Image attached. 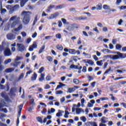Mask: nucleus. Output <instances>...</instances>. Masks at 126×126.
Wrapping results in <instances>:
<instances>
[{
  "instance_id": "nucleus-1",
  "label": "nucleus",
  "mask_w": 126,
  "mask_h": 126,
  "mask_svg": "<svg viewBox=\"0 0 126 126\" xmlns=\"http://www.w3.org/2000/svg\"><path fill=\"white\" fill-rule=\"evenodd\" d=\"M115 54H117V55H105L104 56V58L105 59H111V60H113L114 61H115V60H120V59H126V53H122L120 52H116L115 53Z\"/></svg>"
},
{
  "instance_id": "nucleus-2",
  "label": "nucleus",
  "mask_w": 126,
  "mask_h": 126,
  "mask_svg": "<svg viewBox=\"0 0 126 126\" xmlns=\"http://www.w3.org/2000/svg\"><path fill=\"white\" fill-rule=\"evenodd\" d=\"M20 17L17 15L11 17L9 20V22L8 24V27L9 28H14L18 23L20 22Z\"/></svg>"
},
{
  "instance_id": "nucleus-3",
  "label": "nucleus",
  "mask_w": 126,
  "mask_h": 126,
  "mask_svg": "<svg viewBox=\"0 0 126 126\" xmlns=\"http://www.w3.org/2000/svg\"><path fill=\"white\" fill-rule=\"evenodd\" d=\"M30 14H31V13L29 11H24L22 12V15L24 16L23 23H24V25H27L30 22V20H31Z\"/></svg>"
},
{
  "instance_id": "nucleus-4",
  "label": "nucleus",
  "mask_w": 126,
  "mask_h": 126,
  "mask_svg": "<svg viewBox=\"0 0 126 126\" xmlns=\"http://www.w3.org/2000/svg\"><path fill=\"white\" fill-rule=\"evenodd\" d=\"M79 27V24L76 23H73L70 24V25L67 27L66 30H67L68 31H74V29H78Z\"/></svg>"
},
{
  "instance_id": "nucleus-5",
  "label": "nucleus",
  "mask_w": 126,
  "mask_h": 126,
  "mask_svg": "<svg viewBox=\"0 0 126 126\" xmlns=\"http://www.w3.org/2000/svg\"><path fill=\"white\" fill-rule=\"evenodd\" d=\"M12 53H11V51L10 49H9L7 46L6 48H5L4 51V56L5 57H10L12 56Z\"/></svg>"
},
{
  "instance_id": "nucleus-6",
  "label": "nucleus",
  "mask_w": 126,
  "mask_h": 126,
  "mask_svg": "<svg viewBox=\"0 0 126 126\" xmlns=\"http://www.w3.org/2000/svg\"><path fill=\"white\" fill-rule=\"evenodd\" d=\"M17 47L18 52H24V51H25V46L23 44L18 43L17 44Z\"/></svg>"
},
{
  "instance_id": "nucleus-7",
  "label": "nucleus",
  "mask_w": 126,
  "mask_h": 126,
  "mask_svg": "<svg viewBox=\"0 0 126 126\" xmlns=\"http://www.w3.org/2000/svg\"><path fill=\"white\" fill-rule=\"evenodd\" d=\"M59 15H60V13H59V12H56L50 15L49 17H47V19H49V20L55 19V18H57Z\"/></svg>"
},
{
  "instance_id": "nucleus-8",
  "label": "nucleus",
  "mask_w": 126,
  "mask_h": 126,
  "mask_svg": "<svg viewBox=\"0 0 126 126\" xmlns=\"http://www.w3.org/2000/svg\"><path fill=\"white\" fill-rule=\"evenodd\" d=\"M69 53L71 55H75L77 54V55H80V51L79 50H76L73 49H69Z\"/></svg>"
},
{
  "instance_id": "nucleus-9",
  "label": "nucleus",
  "mask_w": 126,
  "mask_h": 126,
  "mask_svg": "<svg viewBox=\"0 0 126 126\" xmlns=\"http://www.w3.org/2000/svg\"><path fill=\"white\" fill-rule=\"evenodd\" d=\"M34 49H37V43L36 42H34L32 45L30 46L29 51L30 52H33Z\"/></svg>"
},
{
  "instance_id": "nucleus-10",
  "label": "nucleus",
  "mask_w": 126,
  "mask_h": 126,
  "mask_svg": "<svg viewBox=\"0 0 126 126\" xmlns=\"http://www.w3.org/2000/svg\"><path fill=\"white\" fill-rule=\"evenodd\" d=\"M7 39L8 40H14L15 39V35L12 34V33H8L6 35Z\"/></svg>"
},
{
  "instance_id": "nucleus-11",
  "label": "nucleus",
  "mask_w": 126,
  "mask_h": 126,
  "mask_svg": "<svg viewBox=\"0 0 126 126\" xmlns=\"http://www.w3.org/2000/svg\"><path fill=\"white\" fill-rule=\"evenodd\" d=\"M83 62L85 63H88V64H90V65H94V62L93 61L91 60H83Z\"/></svg>"
},
{
  "instance_id": "nucleus-12",
  "label": "nucleus",
  "mask_w": 126,
  "mask_h": 126,
  "mask_svg": "<svg viewBox=\"0 0 126 126\" xmlns=\"http://www.w3.org/2000/svg\"><path fill=\"white\" fill-rule=\"evenodd\" d=\"M81 113H84V110L82 108H77L76 109V115H79Z\"/></svg>"
},
{
  "instance_id": "nucleus-13",
  "label": "nucleus",
  "mask_w": 126,
  "mask_h": 126,
  "mask_svg": "<svg viewBox=\"0 0 126 126\" xmlns=\"http://www.w3.org/2000/svg\"><path fill=\"white\" fill-rule=\"evenodd\" d=\"M64 112L63 110H59L58 113L56 114V117L57 118H60V117H63V114Z\"/></svg>"
},
{
  "instance_id": "nucleus-14",
  "label": "nucleus",
  "mask_w": 126,
  "mask_h": 126,
  "mask_svg": "<svg viewBox=\"0 0 126 126\" xmlns=\"http://www.w3.org/2000/svg\"><path fill=\"white\" fill-rule=\"evenodd\" d=\"M1 96L2 98L5 99V100L8 99V95L6 94V93H5V92H2L1 94Z\"/></svg>"
},
{
  "instance_id": "nucleus-15",
  "label": "nucleus",
  "mask_w": 126,
  "mask_h": 126,
  "mask_svg": "<svg viewBox=\"0 0 126 126\" xmlns=\"http://www.w3.org/2000/svg\"><path fill=\"white\" fill-rule=\"evenodd\" d=\"M6 8H7L8 10H9L10 13H12V12H13V7L11 6V5H8L6 6Z\"/></svg>"
},
{
  "instance_id": "nucleus-16",
  "label": "nucleus",
  "mask_w": 126,
  "mask_h": 126,
  "mask_svg": "<svg viewBox=\"0 0 126 126\" xmlns=\"http://www.w3.org/2000/svg\"><path fill=\"white\" fill-rule=\"evenodd\" d=\"M108 120V118H107V117H103L101 120H100V122L101 123H102L103 124H107V123H108V121H107Z\"/></svg>"
},
{
  "instance_id": "nucleus-17",
  "label": "nucleus",
  "mask_w": 126,
  "mask_h": 126,
  "mask_svg": "<svg viewBox=\"0 0 126 126\" xmlns=\"http://www.w3.org/2000/svg\"><path fill=\"white\" fill-rule=\"evenodd\" d=\"M14 68H7L5 70V72L7 73H10V72H12V71H14Z\"/></svg>"
},
{
  "instance_id": "nucleus-18",
  "label": "nucleus",
  "mask_w": 126,
  "mask_h": 126,
  "mask_svg": "<svg viewBox=\"0 0 126 126\" xmlns=\"http://www.w3.org/2000/svg\"><path fill=\"white\" fill-rule=\"evenodd\" d=\"M44 80H45V74L41 73L40 74V77L39 79V81L40 82H42Z\"/></svg>"
},
{
  "instance_id": "nucleus-19",
  "label": "nucleus",
  "mask_w": 126,
  "mask_h": 126,
  "mask_svg": "<svg viewBox=\"0 0 126 126\" xmlns=\"http://www.w3.org/2000/svg\"><path fill=\"white\" fill-rule=\"evenodd\" d=\"M22 108H23V104H21L19 106V112H18V118L20 117V115L21 114V110H22Z\"/></svg>"
},
{
  "instance_id": "nucleus-20",
  "label": "nucleus",
  "mask_w": 126,
  "mask_h": 126,
  "mask_svg": "<svg viewBox=\"0 0 126 126\" xmlns=\"http://www.w3.org/2000/svg\"><path fill=\"white\" fill-rule=\"evenodd\" d=\"M28 0H21L20 5L21 7H23V6H24L25 5V3H26Z\"/></svg>"
},
{
  "instance_id": "nucleus-21",
  "label": "nucleus",
  "mask_w": 126,
  "mask_h": 126,
  "mask_svg": "<svg viewBox=\"0 0 126 126\" xmlns=\"http://www.w3.org/2000/svg\"><path fill=\"white\" fill-rule=\"evenodd\" d=\"M11 65H13L14 67H17L19 64H20V62H15L14 63H11Z\"/></svg>"
},
{
  "instance_id": "nucleus-22",
  "label": "nucleus",
  "mask_w": 126,
  "mask_h": 126,
  "mask_svg": "<svg viewBox=\"0 0 126 126\" xmlns=\"http://www.w3.org/2000/svg\"><path fill=\"white\" fill-rule=\"evenodd\" d=\"M63 7H64V4H60V5H59L58 6H56L55 7V9L57 10V9H62V8H63Z\"/></svg>"
},
{
  "instance_id": "nucleus-23",
  "label": "nucleus",
  "mask_w": 126,
  "mask_h": 126,
  "mask_svg": "<svg viewBox=\"0 0 126 126\" xmlns=\"http://www.w3.org/2000/svg\"><path fill=\"white\" fill-rule=\"evenodd\" d=\"M16 90H17L16 88H12L10 91V94H11L12 95H13V94H14V93L16 92Z\"/></svg>"
},
{
  "instance_id": "nucleus-24",
  "label": "nucleus",
  "mask_w": 126,
  "mask_h": 126,
  "mask_svg": "<svg viewBox=\"0 0 126 126\" xmlns=\"http://www.w3.org/2000/svg\"><path fill=\"white\" fill-rule=\"evenodd\" d=\"M22 24H20L18 28L15 29L14 31H16V32H18V31H20V30L22 29Z\"/></svg>"
},
{
  "instance_id": "nucleus-25",
  "label": "nucleus",
  "mask_w": 126,
  "mask_h": 126,
  "mask_svg": "<svg viewBox=\"0 0 126 126\" xmlns=\"http://www.w3.org/2000/svg\"><path fill=\"white\" fill-rule=\"evenodd\" d=\"M37 74H36V73H33L32 76L31 77L32 80H36V79H37Z\"/></svg>"
},
{
  "instance_id": "nucleus-26",
  "label": "nucleus",
  "mask_w": 126,
  "mask_h": 126,
  "mask_svg": "<svg viewBox=\"0 0 126 126\" xmlns=\"http://www.w3.org/2000/svg\"><path fill=\"white\" fill-rule=\"evenodd\" d=\"M81 107L82 108H84V107H85V105L84 104V103H85V99L82 98V99H81Z\"/></svg>"
},
{
  "instance_id": "nucleus-27",
  "label": "nucleus",
  "mask_w": 126,
  "mask_h": 126,
  "mask_svg": "<svg viewBox=\"0 0 126 126\" xmlns=\"http://www.w3.org/2000/svg\"><path fill=\"white\" fill-rule=\"evenodd\" d=\"M75 90H76L75 88H69L68 89V92L69 93H72V92H74Z\"/></svg>"
},
{
  "instance_id": "nucleus-28",
  "label": "nucleus",
  "mask_w": 126,
  "mask_h": 126,
  "mask_svg": "<svg viewBox=\"0 0 126 126\" xmlns=\"http://www.w3.org/2000/svg\"><path fill=\"white\" fill-rule=\"evenodd\" d=\"M122 45L118 44L116 45V49L118 51H121L122 50Z\"/></svg>"
},
{
  "instance_id": "nucleus-29",
  "label": "nucleus",
  "mask_w": 126,
  "mask_h": 126,
  "mask_svg": "<svg viewBox=\"0 0 126 126\" xmlns=\"http://www.w3.org/2000/svg\"><path fill=\"white\" fill-rule=\"evenodd\" d=\"M36 120L38 123H40V124H43V120L42 117H36Z\"/></svg>"
},
{
  "instance_id": "nucleus-30",
  "label": "nucleus",
  "mask_w": 126,
  "mask_h": 126,
  "mask_svg": "<svg viewBox=\"0 0 126 126\" xmlns=\"http://www.w3.org/2000/svg\"><path fill=\"white\" fill-rule=\"evenodd\" d=\"M37 21H38V15H36L34 17V20L32 24L33 26H34L36 23H37Z\"/></svg>"
},
{
  "instance_id": "nucleus-31",
  "label": "nucleus",
  "mask_w": 126,
  "mask_h": 126,
  "mask_svg": "<svg viewBox=\"0 0 126 126\" xmlns=\"http://www.w3.org/2000/svg\"><path fill=\"white\" fill-rule=\"evenodd\" d=\"M97 10H101L102 9V4L99 3L96 6Z\"/></svg>"
},
{
  "instance_id": "nucleus-32",
  "label": "nucleus",
  "mask_w": 126,
  "mask_h": 126,
  "mask_svg": "<svg viewBox=\"0 0 126 126\" xmlns=\"http://www.w3.org/2000/svg\"><path fill=\"white\" fill-rule=\"evenodd\" d=\"M96 64L98 66H102V65H103V61L102 60H100L99 61H97L96 62Z\"/></svg>"
},
{
  "instance_id": "nucleus-33",
  "label": "nucleus",
  "mask_w": 126,
  "mask_h": 126,
  "mask_svg": "<svg viewBox=\"0 0 126 126\" xmlns=\"http://www.w3.org/2000/svg\"><path fill=\"white\" fill-rule=\"evenodd\" d=\"M62 21L63 22V24H65L66 25H69V23L66 21L65 19L62 18Z\"/></svg>"
},
{
  "instance_id": "nucleus-34",
  "label": "nucleus",
  "mask_w": 126,
  "mask_h": 126,
  "mask_svg": "<svg viewBox=\"0 0 126 126\" xmlns=\"http://www.w3.org/2000/svg\"><path fill=\"white\" fill-rule=\"evenodd\" d=\"M19 8V5L16 4L15 6L13 7V11H15V10H17V9H18Z\"/></svg>"
},
{
  "instance_id": "nucleus-35",
  "label": "nucleus",
  "mask_w": 126,
  "mask_h": 126,
  "mask_svg": "<svg viewBox=\"0 0 126 126\" xmlns=\"http://www.w3.org/2000/svg\"><path fill=\"white\" fill-rule=\"evenodd\" d=\"M9 63H11V59H8L4 62V64H8Z\"/></svg>"
},
{
  "instance_id": "nucleus-36",
  "label": "nucleus",
  "mask_w": 126,
  "mask_h": 126,
  "mask_svg": "<svg viewBox=\"0 0 126 126\" xmlns=\"http://www.w3.org/2000/svg\"><path fill=\"white\" fill-rule=\"evenodd\" d=\"M56 112V109L54 108H51L50 111H48V113L49 115H51V114H53V113H55Z\"/></svg>"
},
{
  "instance_id": "nucleus-37",
  "label": "nucleus",
  "mask_w": 126,
  "mask_h": 126,
  "mask_svg": "<svg viewBox=\"0 0 126 126\" xmlns=\"http://www.w3.org/2000/svg\"><path fill=\"white\" fill-rule=\"evenodd\" d=\"M21 60H23V57L17 56L15 59V61L17 62V61H20Z\"/></svg>"
},
{
  "instance_id": "nucleus-38",
  "label": "nucleus",
  "mask_w": 126,
  "mask_h": 126,
  "mask_svg": "<svg viewBox=\"0 0 126 126\" xmlns=\"http://www.w3.org/2000/svg\"><path fill=\"white\" fill-rule=\"evenodd\" d=\"M44 50H45V45H43L42 46V47L40 48V49L39 51V54H42V53L43 52V51H44Z\"/></svg>"
},
{
  "instance_id": "nucleus-39",
  "label": "nucleus",
  "mask_w": 126,
  "mask_h": 126,
  "mask_svg": "<svg viewBox=\"0 0 126 126\" xmlns=\"http://www.w3.org/2000/svg\"><path fill=\"white\" fill-rule=\"evenodd\" d=\"M57 48L60 51H63V46L60 45L57 46Z\"/></svg>"
},
{
  "instance_id": "nucleus-40",
  "label": "nucleus",
  "mask_w": 126,
  "mask_h": 126,
  "mask_svg": "<svg viewBox=\"0 0 126 126\" xmlns=\"http://www.w3.org/2000/svg\"><path fill=\"white\" fill-rule=\"evenodd\" d=\"M44 70H45V68H44V67H41L39 69V70L38 73H41V74H42V72H43V71H44Z\"/></svg>"
},
{
  "instance_id": "nucleus-41",
  "label": "nucleus",
  "mask_w": 126,
  "mask_h": 126,
  "mask_svg": "<svg viewBox=\"0 0 126 126\" xmlns=\"http://www.w3.org/2000/svg\"><path fill=\"white\" fill-rule=\"evenodd\" d=\"M80 120L81 121H82V122H83V123H85V122H86V118L84 116L81 117L80 118Z\"/></svg>"
},
{
  "instance_id": "nucleus-42",
  "label": "nucleus",
  "mask_w": 126,
  "mask_h": 126,
  "mask_svg": "<svg viewBox=\"0 0 126 126\" xmlns=\"http://www.w3.org/2000/svg\"><path fill=\"white\" fill-rule=\"evenodd\" d=\"M23 77H24V73H22L18 78V80H21Z\"/></svg>"
},
{
  "instance_id": "nucleus-43",
  "label": "nucleus",
  "mask_w": 126,
  "mask_h": 126,
  "mask_svg": "<svg viewBox=\"0 0 126 126\" xmlns=\"http://www.w3.org/2000/svg\"><path fill=\"white\" fill-rule=\"evenodd\" d=\"M0 11H1V14H4L6 12V9H3V8H1L0 9Z\"/></svg>"
},
{
  "instance_id": "nucleus-44",
  "label": "nucleus",
  "mask_w": 126,
  "mask_h": 126,
  "mask_svg": "<svg viewBox=\"0 0 126 126\" xmlns=\"http://www.w3.org/2000/svg\"><path fill=\"white\" fill-rule=\"evenodd\" d=\"M105 51L107 54H114V52H112L108 49H105Z\"/></svg>"
},
{
  "instance_id": "nucleus-45",
  "label": "nucleus",
  "mask_w": 126,
  "mask_h": 126,
  "mask_svg": "<svg viewBox=\"0 0 126 126\" xmlns=\"http://www.w3.org/2000/svg\"><path fill=\"white\" fill-rule=\"evenodd\" d=\"M30 104L32 106H35V102H34V99H32L30 101Z\"/></svg>"
},
{
  "instance_id": "nucleus-46",
  "label": "nucleus",
  "mask_w": 126,
  "mask_h": 126,
  "mask_svg": "<svg viewBox=\"0 0 126 126\" xmlns=\"http://www.w3.org/2000/svg\"><path fill=\"white\" fill-rule=\"evenodd\" d=\"M17 40H18L19 43H23V41L21 40V36H18L17 37Z\"/></svg>"
},
{
  "instance_id": "nucleus-47",
  "label": "nucleus",
  "mask_w": 126,
  "mask_h": 126,
  "mask_svg": "<svg viewBox=\"0 0 126 126\" xmlns=\"http://www.w3.org/2000/svg\"><path fill=\"white\" fill-rule=\"evenodd\" d=\"M120 10H124V9H126V5H122L120 7Z\"/></svg>"
},
{
  "instance_id": "nucleus-48",
  "label": "nucleus",
  "mask_w": 126,
  "mask_h": 126,
  "mask_svg": "<svg viewBox=\"0 0 126 126\" xmlns=\"http://www.w3.org/2000/svg\"><path fill=\"white\" fill-rule=\"evenodd\" d=\"M73 81L75 83V84H79V80H78V79H73Z\"/></svg>"
},
{
  "instance_id": "nucleus-49",
  "label": "nucleus",
  "mask_w": 126,
  "mask_h": 126,
  "mask_svg": "<svg viewBox=\"0 0 126 126\" xmlns=\"http://www.w3.org/2000/svg\"><path fill=\"white\" fill-rule=\"evenodd\" d=\"M3 69H4V66L0 64V72H1Z\"/></svg>"
},
{
  "instance_id": "nucleus-50",
  "label": "nucleus",
  "mask_w": 126,
  "mask_h": 126,
  "mask_svg": "<svg viewBox=\"0 0 126 126\" xmlns=\"http://www.w3.org/2000/svg\"><path fill=\"white\" fill-rule=\"evenodd\" d=\"M63 92L62 91H57L56 92V95H59V94H63Z\"/></svg>"
},
{
  "instance_id": "nucleus-51",
  "label": "nucleus",
  "mask_w": 126,
  "mask_h": 126,
  "mask_svg": "<svg viewBox=\"0 0 126 126\" xmlns=\"http://www.w3.org/2000/svg\"><path fill=\"white\" fill-rule=\"evenodd\" d=\"M46 79L47 81H50L52 80V77H51V76H47L46 77Z\"/></svg>"
},
{
  "instance_id": "nucleus-52",
  "label": "nucleus",
  "mask_w": 126,
  "mask_h": 126,
  "mask_svg": "<svg viewBox=\"0 0 126 126\" xmlns=\"http://www.w3.org/2000/svg\"><path fill=\"white\" fill-rule=\"evenodd\" d=\"M47 59L49 62H52L53 61V58L51 56H47Z\"/></svg>"
},
{
  "instance_id": "nucleus-53",
  "label": "nucleus",
  "mask_w": 126,
  "mask_h": 126,
  "mask_svg": "<svg viewBox=\"0 0 126 126\" xmlns=\"http://www.w3.org/2000/svg\"><path fill=\"white\" fill-rule=\"evenodd\" d=\"M86 126H92V122H88L85 124Z\"/></svg>"
},
{
  "instance_id": "nucleus-54",
  "label": "nucleus",
  "mask_w": 126,
  "mask_h": 126,
  "mask_svg": "<svg viewBox=\"0 0 126 126\" xmlns=\"http://www.w3.org/2000/svg\"><path fill=\"white\" fill-rule=\"evenodd\" d=\"M93 31H94L96 33H99V30H98V28L95 27L93 29Z\"/></svg>"
},
{
  "instance_id": "nucleus-55",
  "label": "nucleus",
  "mask_w": 126,
  "mask_h": 126,
  "mask_svg": "<svg viewBox=\"0 0 126 126\" xmlns=\"http://www.w3.org/2000/svg\"><path fill=\"white\" fill-rule=\"evenodd\" d=\"M56 37L58 38V39H61L62 38V35H61L60 33H58V34H57L56 35Z\"/></svg>"
},
{
  "instance_id": "nucleus-56",
  "label": "nucleus",
  "mask_w": 126,
  "mask_h": 126,
  "mask_svg": "<svg viewBox=\"0 0 126 126\" xmlns=\"http://www.w3.org/2000/svg\"><path fill=\"white\" fill-rule=\"evenodd\" d=\"M103 8L104 9H109V8H110V7H109V6H108L107 5H104L103 6Z\"/></svg>"
},
{
  "instance_id": "nucleus-57",
  "label": "nucleus",
  "mask_w": 126,
  "mask_h": 126,
  "mask_svg": "<svg viewBox=\"0 0 126 126\" xmlns=\"http://www.w3.org/2000/svg\"><path fill=\"white\" fill-rule=\"evenodd\" d=\"M100 100H101V101H106L109 100V98L108 97H101L100 98Z\"/></svg>"
},
{
  "instance_id": "nucleus-58",
  "label": "nucleus",
  "mask_w": 126,
  "mask_h": 126,
  "mask_svg": "<svg viewBox=\"0 0 126 126\" xmlns=\"http://www.w3.org/2000/svg\"><path fill=\"white\" fill-rule=\"evenodd\" d=\"M87 106H88V107H89V108H92V107H93L94 105L90 102H88Z\"/></svg>"
},
{
  "instance_id": "nucleus-59",
  "label": "nucleus",
  "mask_w": 126,
  "mask_h": 126,
  "mask_svg": "<svg viewBox=\"0 0 126 126\" xmlns=\"http://www.w3.org/2000/svg\"><path fill=\"white\" fill-rule=\"evenodd\" d=\"M102 109L101 107H94V111H100Z\"/></svg>"
},
{
  "instance_id": "nucleus-60",
  "label": "nucleus",
  "mask_w": 126,
  "mask_h": 126,
  "mask_svg": "<svg viewBox=\"0 0 126 126\" xmlns=\"http://www.w3.org/2000/svg\"><path fill=\"white\" fill-rule=\"evenodd\" d=\"M64 101H65V98H64V97H63L60 99V102L61 103H63Z\"/></svg>"
},
{
  "instance_id": "nucleus-61",
  "label": "nucleus",
  "mask_w": 126,
  "mask_h": 126,
  "mask_svg": "<svg viewBox=\"0 0 126 126\" xmlns=\"http://www.w3.org/2000/svg\"><path fill=\"white\" fill-rule=\"evenodd\" d=\"M81 43H82L81 38L80 37H79L78 38V41H77V44H78V45H80V44H81Z\"/></svg>"
},
{
  "instance_id": "nucleus-62",
  "label": "nucleus",
  "mask_w": 126,
  "mask_h": 126,
  "mask_svg": "<svg viewBox=\"0 0 126 126\" xmlns=\"http://www.w3.org/2000/svg\"><path fill=\"white\" fill-rule=\"evenodd\" d=\"M50 88H51V86H50V85H48V84H47V85L45 86V87H44V89H46V90H47V89H50Z\"/></svg>"
},
{
  "instance_id": "nucleus-63",
  "label": "nucleus",
  "mask_w": 126,
  "mask_h": 126,
  "mask_svg": "<svg viewBox=\"0 0 126 126\" xmlns=\"http://www.w3.org/2000/svg\"><path fill=\"white\" fill-rule=\"evenodd\" d=\"M48 8H49V9H52V8H55V5H50L48 6Z\"/></svg>"
},
{
  "instance_id": "nucleus-64",
  "label": "nucleus",
  "mask_w": 126,
  "mask_h": 126,
  "mask_svg": "<svg viewBox=\"0 0 126 126\" xmlns=\"http://www.w3.org/2000/svg\"><path fill=\"white\" fill-rule=\"evenodd\" d=\"M99 126H107V125H106L105 123H103L101 122L99 124Z\"/></svg>"
}]
</instances>
